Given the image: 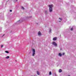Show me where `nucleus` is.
Returning a JSON list of instances; mask_svg holds the SVG:
<instances>
[{"mask_svg":"<svg viewBox=\"0 0 76 76\" xmlns=\"http://www.w3.org/2000/svg\"><path fill=\"white\" fill-rule=\"evenodd\" d=\"M53 4L52 5H50L49 6V11L50 12H51L52 11H53V8H52V7H53Z\"/></svg>","mask_w":76,"mask_h":76,"instance_id":"1","label":"nucleus"},{"mask_svg":"<svg viewBox=\"0 0 76 76\" xmlns=\"http://www.w3.org/2000/svg\"><path fill=\"white\" fill-rule=\"evenodd\" d=\"M33 54H32L33 56H34V55L35 54V50L34 49H33Z\"/></svg>","mask_w":76,"mask_h":76,"instance_id":"2","label":"nucleus"},{"mask_svg":"<svg viewBox=\"0 0 76 76\" xmlns=\"http://www.w3.org/2000/svg\"><path fill=\"white\" fill-rule=\"evenodd\" d=\"M52 44L55 46H57V44L55 42H52Z\"/></svg>","mask_w":76,"mask_h":76,"instance_id":"3","label":"nucleus"},{"mask_svg":"<svg viewBox=\"0 0 76 76\" xmlns=\"http://www.w3.org/2000/svg\"><path fill=\"white\" fill-rule=\"evenodd\" d=\"M57 39V37H54L53 38V41H56Z\"/></svg>","mask_w":76,"mask_h":76,"instance_id":"4","label":"nucleus"},{"mask_svg":"<svg viewBox=\"0 0 76 76\" xmlns=\"http://www.w3.org/2000/svg\"><path fill=\"white\" fill-rule=\"evenodd\" d=\"M38 35L40 36L41 35V33L40 32V31H39L38 33Z\"/></svg>","mask_w":76,"mask_h":76,"instance_id":"5","label":"nucleus"},{"mask_svg":"<svg viewBox=\"0 0 76 76\" xmlns=\"http://www.w3.org/2000/svg\"><path fill=\"white\" fill-rule=\"evenodd\" d=\"M59 73H61V72H62V70H61V69H59Z\"/></svg>","mask_w":76,"mask_h":76,"instance_id":"6","label":"nucleus"},{"mask_svg":"<svg viewBox=\"0 0 76 76\" xmlns=\"http://www.w3.org/2000/svg\"><path fill=\"white\" fill-rule=\"evenodd\" d=\"M10 58V57H9V56H7L5 57V58H6L7 59H8V58Z\"/></svg>","mask_w":76,"mask_h":76,"instance_id":"7","label":"nucleus"},{"mask_svg":"<svg viewBox=\"0 0 76 76\" xmlns=\"http://www.w3.org/2000/svg\"><path fill=\"white\" fill-rule=\"evenodd\" d=\"M37 73L38 75H39V72L38 71H37Z\"/></svg>","mask_w":76,"mask_h":76,"instance_id":"8","label":"nucleus"},{"mask_svg":"<svg viewBox=\"0 0 76 76\" xmlns=\"http://www.w3.org/2000/svg\"><path fill=\"white\" fill-rule=\"evenodd\" d=\"M51 75V72H50L49 73V75Z\"/></svg>","mask_w":76,"mask_h":76,"instance_id":"9","label":"nucleus"},{"mask_svg":"<svg viewBox=\"0 0 76 76\" xmlns=\"http://www.w3.org/2000/svg\"><path fill=\"white\" fill-rule=\"evenodd\" d=\"M5 53H9V52H8V51H5Z\"/></svg>","mask_w":76,"mask_h":76,"instance_id":"10","label":"nucleus"},{"mask_svg":"<svg viewBox=\"0 0 76 76\" xmlns=\"http://www.w3.org/2000/svg\"><path fill=\"white\" fill-rule=\"evenodd\" d=\"M59 19H60V20L61 21H62V18H59Z\"/></svg>","mask_w":76,"mask_h":76,"instance_id":"11","label":"nucleus"},{"mask_svg":"<svg viewBox=\"0 0 76 76\" xmlns=\"http://www.w3.org/2000/svg\"><path fill=\"white\" fill-rule=\"evenodd\" d=\"M62 55H61V54L60 53H59V56H61Z\"/></svg>","mask_w":76,"mask_h":76,"instance_id":"12","label":"nucleus"},{"mask_svg":"<svg viewBox=\"0 0 76 76\" xmlns=\"http://www.w3.org/2000/svg\"><path fill=\"white\" fill-rule=\"evenodd\" d=\"M22 7V9H23V10H24V8L23 7Z\"/></svg>","mask_w":76,"mask_h":76,"instance_id":"13","label":"nucleus"},{"mask_svg":"<svg viewBox=\"0 0 76 76\" xmlns=\"http://www.w3.org/2000/svg\"><path fill=\"white\" fill-rule=\"evenodd\" d=\"M71 31H73V28H71Z\"/></svg>","mask_w":76,"mask_h":76,"instance_id":"14","label":"nucleus"},{"mask_svg":"<svg viewBox=\"0 0 76 76\" xmlns=\"http://www.w3.org/2000/svg\"><path fill=\"white\" fill-rule=\"evenodd\" d=\"M3 47V45H2L1 46V48H2Z\"/></svg>","mask_w":76,"mask_h":76,"instance_id":"15","label":"nucleus"},{"mask_svg":"<svg viewBox=\"0 0 76 76\" xmlns=\"http://www.w3.org/2000/svg\"><path fill=\"white\" fill-rule=\"evenodd\" d=\"M10 12H12V10H10Z\"/></svg>","mask_w":76,"mask_h":76,"instance_id":"16","label":"nucleus"},{"mask_svg":"<svg viewBox=\"0 0 76 76\" xmlns=\"http://www.w3.org/2000/svg\"><path fill=\"white\" fill-rule=\"evenodd\" d=\"M51 30H50V32H51Z\"/></svg>","mask_w":76,"mask_h":76,"instance_id":"17","label":"nucleus"},{"mask_svg":"<svg viewBox=\"0 0 76 76\" xmlns=\"http://www.w3.org/2000/svg\"><path fill=\"white\" fill-rule=\"evenodd\" d=\"M64 53H63V55H64Z\"/></svg>","mask_w":76,"mask_h":76,"instance_id":"18","label":"nucleus"},{"mask_svg":"<svg viewBox=\"0 0 76 76\" xmlns=\"http://www.w3.org/2000/svg\"><path fill=\"white\" fill-rule=\"evenodd\" d=\"M4 34L3 35V36H4Z\"/></svg>","mask_w":76,"mask_h":76,"instance_id":"19","label":"nucleus"},{"mask_svg":"<svg viewBox=\"0 0 76 76\" xmlns=\"http://www.w3.org/2000/svg\"><path fill=\"white\" fill-rule=\"evenodd\" d=\"M60 50H61V49Z\"/></svg>","mask_w":76,"mask_h":76,"instance_id":"20","label":"nucleus"},{"mask_svg":"<svg viewBox=\"0 0 76 76\" xmlns=\"http://www.w3.org/2000/svg\"><path fill=\"white\" fill-rule=\"evenodd\" d=\"M59 22H60V21H59Z\"/></svg>","mask_w":76,"mask_h":76,"instance_id":"21","label":"nucleus"}]
</instances>
